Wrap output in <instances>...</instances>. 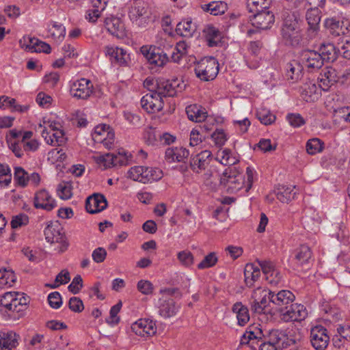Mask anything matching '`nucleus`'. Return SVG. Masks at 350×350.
I'll return each mask as SVG.
<instances>
[{"instance_id": "obj_53", "label": "nucleus", "mask_w": 350, "mask_h": 350, "mask_svg": "<svg viewBox=\"0 0 350 350\" xmlns=\"http://www.w3.org/2000/svg\"><path fill=\"white\" fill-rule=\"evenodd\" d=\"M83 287V279L80 275H76L71 284L68 286L69 291L73 294H77Z\"/></svg>"}, {"instance_id": "obj_54", "label": "nucleus", "mask_w": 350, "mask_h": 350, "mask_svg": "<svg viewBox=\"0 0 350 350\" xmlns=\"http://www.w3.org/2000/svg\"><path fill=\"white\" fill-rule=\"evenodd\" d=\"M18 299V295H16L13 297V301L12 302V309L10 311L13 312L17 313V316H13L12 318L14 319H19L20 318L24 316V312L22 308L20 307L21 304Z\"/></svg>"}, {"instance_id": "obj_18", "label": "nucleus", "mask_w": 350, "mask_h": 350, "mask_svg": "<svg viewBox=\"0 0 350 350\" xmlns=\"http://www.w3.org/2000/svg\"><path fill=\"white\" fill-rule=\"evenodd\" d=\"M211 156V152L206 150L191 157L190 167L192 170L199 173L201 170H204L209 165Z\"/></svg>"}, {"instance_id": "obj_39", "label": "nucleus", "mask_w": 350, "mask_h": 350, "mask_svg": "<svg viewBox=\"0 0 350 350\" xmlns=\"http://www.w3.org/2000/svg\"><path fill=\"white\" fill-rule=\"evenodd\" d=\"M323 148V143L318 138L309 139L306 144V151L309 154H315Z\"/></svg>"}, {"instance_id": "obj_45", "label": "nucleus", "mask_w": 350, "mask_h": 350, "mask_svg": "<svg viewBox=\"0 0 350 350\" xmlns=\"http://www.w3.org/2000/svg\"><path fill=\"white\" fill-rule=\"evenodd\" d=\"M256 116L260 122L265 125L271 124L275 120V116L265 109L258 111Z\"/></svg>"}, {"instance_id": "obj_60", "label": "nucleus", "mask_w": 350, "mask_h": 350, "mask_svg": "<svg viewBox=\"0 0 350 350\" xmlns=\"http://www.w3.org/2000/svg\"><path fill=\"white\" fill-rule=\"evenodd\" d=\"M143 166H135L131 167L128 172V177L134 181L139 182V179L143 174Z\"/></svg>"}, {"instance_id": "obj_52", "label": "nucleus", "mask_w": 350, "mask_h": 350, "mask_svg": "<svg viewBox=\"0 0 350 350\" xmlns=\"http://www.w3.org/2000/svg\"><path fill=\"white\" fill-rule=\"evenodd\" d=\"M68 307L75 312H81L84 309L82 300L77 297H72L69 299Z\"/></svg>"}, {"instance_id": "obj_12", "label": "nucleus", "mask_w": 350, "mask_h": 350, "mask_svg": "<svg viewBox=\"0 0 350 350\" xmlns=\"http://www.w3.org/2000/svg\"><path fill=\"white\" fill-rule=\"evenodd\" d=\"M163 98L156 92L148 93L141 99L142 108L148 113H155L160 111L163 107Z\"/></svg>"}, {"instance_id": "obj_38", "label": "nucleus", "mask_w": 350, "mask_h": 350, "mask_svg": "<svg viewBox=\"0 0 350 350\" xmlns=\"http://www.w3.org/2000/svg\"><path fill=\"white\" fill-rule=\"evenodd\" d=\"M16 280L14 272L5 268L0 269V283L12 286Z\"/></svg>"}, {"instance_id": "obj_44", "label": "nucleus", "mask_w": 350, "mask_h": 350, "mask_svg": "<svg viewBox=\"0 0 350 350\" xmlns=\"http://www.w3.org/2000/svg\"><path fill=\"white\" fill-rule=\"evenodd\" d=\"M16 295H20L18 292H7L2 297H0V307H4L8 310H11L13 297Z\"/></svg>"}, {"instance_id": "obj_20", "label": "nucleus", "mask_w": 350, "mask_h": 350, "mask_svg": "<svg viewBox=\"0 0 350 350\" xmlns=\"http://www.w3.org/2000/svg\"><path fill=\"white\" fill-rule=\"evenodd\" d=\"M319 54L324 62H333L336 60L339 50L332 43H322L319 48Z\"/></svg>"}, {"instance_id": "obj_3", "label": "nucleus", "mask_w": 350, "mask_h": 350, "mask_svg": "<svg viewBox=\"0 0 350 350\" xmlns=\"http://www.w3.org/2000/svg\"><path fill=\"white\" fill-rule=\"evenodd\" d=\"M244 176L239 172L235 167H228L220 178V184L228 187V193H234L240 190L244 185Z\"/></svg>"}, {"instance_id": "obj_17", "label": "nucleus", "mask_w": 350, "mask_h": 350, "mask_svg": "<svg viewBox=\"0 0 350 350\" xmlns=\"http://www.w3.org/2000/svg\"><path fill=\"white\" fill-rule=\"evenodd\" d=\"M142 53L149 64L154 66L161 67L168 61L166 54L159 48L150 47L146 53L142 50Z\"/></svg>"}, {"instance_id": "obj_55", "label": "nucleus", "mask_w": 350, "mask_h": 350, "mask_svg": "<svg viewBox=\"0 0 350 350\" xmlns=\"http://www.w3.org/2000/svg\"><path fill=\"white\" fill-rule=\"evenodd\" d=\"M29 218L26 215L19 214L12 217L11 221V226L12 228H17L27 224Z\"/></svg>"}, {"instance_id": "obj_49", "label": "nucleus", "mask_w": 350, "mask_h": 350, "mask_svg": "<svg viewBox=\"0 0 350 350\" xmlns=\"http://www.w3.org/2000/svg\"><path fill=\"white\" fill-rule=\"evenodd\" d=\"M96 161L100 165H103L105 168L114 166V154L107 153L100 155L96 158Z\"/></svg>"}, {"instance_id": "obj_14", "label": "nucleus", "mask_w": 350, "mask_h": 350, "mask_svg": "<svg viewBox=\"0 0 350 350\" xmlns=\"http://www.w3.org/2000/svg\"><path fill=\"white\" fill-rule=\"evenodd\" d=\"M295 299V296L289 291L282 290L277 294L272 292V295L269 297V302H272L275 305L277 310L280 312V309L288 306Z\"/></svg>"}, {"instance_id": "obj_33", "label": "nucleus", "mask_w": 350, "mask_h": 350, "mask_svg": "<svg viewBox=\"0 0 350 350\" xmlns=\"http://www.w3.org/2000/svg\"><path fill=\"white\" fill-rule=\"evenodd\" d=\"M202 8L204 11L217 16L225 12L227 9V5L222 1H213L209 3L202 5Z\"/></svg>"}, {"instance_id": "obj_10", "label": "nucleus", "mask_w": 350, "mask_h": 350, "mask_svg": "<svg viewBox=\"0 0 350 350\" xmlns=\"http://www.w3.org/2000/svg\"><path fill=\"white\" fill-rule=\"evenodd\" d=\"M329 341L327 330L322 325L312 328L310 331V342L316 350H324Z\"/></svg>"}, {"instance_id": "obj_41", "label": "nucleus", "mask_w": 350, "mask_h": 350, "mask_svg": "<svg viewBox=\"0 0 350 350\" xmlns=\"http://www.w3.org/2000/svg\"><path fill=\"white\" fill-rule=\"evenodd\" d=\"M258 295L262 297L259 302L263 306V308L267 310V308L269 306V304H272V302H269V297L272 295V291L269 290H262L258 288L254 293V298L257 297Z\"/></svg>"}, {"instance_id": "obj_9", "label": "nucleus", "mask_w": 350, "mask_h": 350, "mask_svg": "<svg viewBox=\"0 0 350 350\" xmlns=\"http://www.w3.org/2000/svg\"><path fill=\"white\" fill-rule=\"evenodd\" d=\"M299 57L302 64L310 71L317 70L324 64L321 54L314 50H304Z\"/></svg>"}, {"instance_id": "obj_21", "label": "nucleus", "mask_w": 350, "mask_h": 350, "mask_svg": "<svg viewBox=\"0 0 350 350\" xmlns=\"http://www.w3.org/2000/svg\"><path fill=\"white\" fill-rule=\"evenodd\" d=\"M185 111L188 118L193 122H201L207 118L206 109L196 104L187 106Z\"/></svg>"}, {"instance_id": "obj_63", "label": "nucleus", "mask_w": 350, "mask_h": 350, "mask_svg": "<svg viewBox=\"0 0 350 350\" xmlns=\"http://www.w3.org/2000/svg\"><path fill=\"white\" fill-rule=\"evenodd\" d=\"M46 326L52 330L65 329L67 328V325L64 323L55 320L47 321Z\"/></svg>"}, {"instance_id": "obj_57", "label": "nucleus", "mask_w": 350, "mask_h": 350, "mask_svg": "<svg viewBox=\"0 0 350 350\" xmlns=\"http://www.w3.org/2000/svg\"><path fill=\"white\" fill-rule=\"evenodd\" d=\"M211 137L214 139L217 146H223L227 140L226 135L223 129H217L213 133Z\"/></svg>"}, {"instance_id": "obj_50", "label": "nucleus", "mask_w": 350, "mask_h": 350, "mask_svg": "<svg viewBox=\"0 0 350 350\" xmlns=\"http://www.w3.org/2000/svg\"><path fill=\"white\" fill-rule=\"evenodd\" d=\"M48 302L49 306L53 308L57 309L60 308L62 304L60 293L57 291L50 293L48 296Z\"/></svg>"}, {"instance_id": "obj_42", "label": "nucleus", "mask_w": 350, "mask_h": 350, "mask_svg": "<svg viewBox=\"0 0 350 350\" xmlns=\"http://www.w3.org/2000/svg\"><path fill=\"white\" fill-rule=\"evenodd\" d=\"M218 259L215 252H211L204 257L203 260L198 265V268L203 269L213 267L217 262Z\"/></svg>"}, {"instance_id": "obj_37", "label": "nucleus", "mask_w": 350, "mask_h": 350, "mask_svg": "<svg viewBox=\"0 0 350 350\" xmlns=\"http://www.w3.org/2000/svg\"><path fill=\"white\" fill-rule=\"evenodd\" d=\"M122 304L119 301L118 304L112 306L110 309L109 317L105 319V322L111 326L116 325L120 321V317L118 314L120 312Z\"/></svg>"}, {"instance_id": "obj_32", "label": "nucleus", "mask_w": 350, "mask_h": 350, "mask_svg": "<svg viewBox=\"0 0 350 350\" xmlns=\"http://www.w3.org/2000/svg\"><path fill=\"white\" fill-rule=\"evenodd\" d=\"M45 239L51 243H57L64 241L65 236L61 233L58 229H56L51 225H48L44 231Z\"/></svg>"}, {"instance_id": "obj_59", "label": "nucleus", "mask_w": 350, "mask_h": 350, "mask_svg": "<svg viewBox=\"0 0 350 350\" xmlns=\"http://www.w3.org/2000/svg\"><path fill=\"white\" fill-rule=\"evenodd\" d=\"M137 289L144 295H149L152 293L153 285L148 280H140L137 283Z\"/></svg>"}, {"instance_id": "obj_43", "label": "nucleus", "mask_w": 350, "mask_h": 350, "mask_svg": "<svg viewBox=\"0 0 350 350\" xmlns=\"http://www.w3.org/2000/svg\"><path fill=\"white\" fill-rule=\"evenodd\" d=\"M14 179L20 186L24 187L28 182L27 173L21 167H15Z\"/></svg>"}, {"instance_id": "obj_64", "label": "nucleus", "mask_w": 350, "mask_h": 350, "mask_svg": "<svg viewBox=\"0 0 350 350\" xmlns=\"http://www.w3.org/2000/svg\"><path fill=\"white\" fill-rule=\"evenodd\" d=\"M51 136L53 139L54 142H55L58 146H62L66 142L64 133L61 129H57Z\"/></svg>"}, {"instance_id": "obj_5", "label": "nucleus", "mask_w": 350, "mask_h": 350, "mask_svg": "<svg viewBox=\"0 0 350 350\" xmlns=\"http://www.w3.org/2000/svg\"><path fill=\"white\" fill-rule=\"evenodd\" d=\"M280 314L285 321H301L307 317L308 312L304 306L291 304L280 309Z\"/></svg>"}, {"instance_id": "obj_27", "label": "nucleus", "mask_w": 350, "mask_h": 350, "mask_svg": "<svg viewBox=\"0 0 350 350\" xmlns=\"http://www.w3.org/2000/svg\"><path fill=\"white\" fill-rule=\"evenodd\" d=\"M204 32L208 46H216L221 42L220 32L215 27L207 26L204 29Z\"/></svg>"}, {"instance_id": "obj_48", "label": "nucleus", "mask_w": 350, "mask_h": 350, "mask_svg": "<svg viewBox=\"0 0 350 350\" xmlns=\"http://www.w3.org/2000/svg\"><path fill=\"white\" fill-rule=\"evenodd\" d=\"M259 267H260L263 273L266 275L267 280H269V277L271 273L274 271L275 266L273 262L270 260H256Z\"/></svg>"}, {"instance_id": "obj_6", "label": "nucleus", "mask_w": 350, "mask_h": 350, "mask_svg": "<svg viewBox=\"0 0 350 350\" xmlns=\"http://www.w3.org/2000/svg\"><path fill=\"white\" fill-rule=\"evenodd\" d=\"M250 21L254 27L261 29H269L275 22L274 14L269 9L263 10L254 13L250 16Z\"/></svg>"}, {"instance_id": "obj_35", "label": "nucleus", "mask_w": 350, "mask_h": 350, "mask_svg": "<svg viewBox=\"0 0 350 350\" xmlns=\"http://www.w3.org/2000/svg\"><path fill=\"white\" fill-rule=\"evenodd\" d=\"M172 87V84H170V80L161 79L159 84L157 83V92L162 98L166 96L173 97L176 95V92L171 90Z\"/></svg>"}, {"instance_id": "obj_34", "label": "nucleus", "mask_w": 350, "mask_h": 350, "mask_svg": "<svg viewBox=\"0 0 350 350\" xmlns=\"http://www.w3.org/2000/svg\"><path fill=\"white\" fill-rule=\"evenodd\" d=\"M293 189L291 187L282 185L275 191L277 199L282 203H288L294 199L295 193H293Z\"/></svg>"}, {"instance_id": "obj_62", "label": "nucleus", "mask_w": 350, "mask_h": 350, "mask_svg": "<svg viewBox=\"0 0 350 350\" xmlns=\"http://www.w3.org/2000/svg\"><path fill=\"white\" fill-rule=\"evenodd\" d=\"M161 79H150L147 78L144 81V86L148 89L150 93L156 92L157 90V83L160 81Z\"/></svg>"}, {"instance_id": "obj_25", "label": "nucleus", "mask_w": 350, "mask_h": 350, "mask_svg": "<svg viewBox=\"0 0 350 350\" xmlns=\"http://www.w3.org/2000/svg\"><path fill=\"white\" fill-rule=\"evenodd\" d=\"M321 11L315 8H310L306 14V18L309 26V30L317 32L319 29V23L321 21Z\"/></svg>"}, {"instance_id": "obj_31", "label": "nucleus", "mask_w": 350, "mask_h": 350, "mask_svg": "<svg viewBox=\"0 0 350 350\" xmlns=\"http://www.w3.org/2000/svg\"><path fill=\"white\" fill-rule=\"evenodd\" d=\"M303 66L297 60H292L286 65L288 79L298 80L301 76Z\"/></svg>"}, {"instance_id": "obj_13", "label": "nucleus", "mask_w": 350, "mask_h": 350, "mask_svg": "<svg viewBox=\"0 0 350 350\" xmlns=\"http://www.w3.org/2000/svg\"><path fill=\"white\" fill-rule=\"evenodd\" d=\"M107 206V201L103 194L95 193L89 196L85 201V209L94 214L105 210Z\"/></svg>"}, {"instance_id": "obj_29", "label": "nucleus", "mask_w": 350, "mask_h": 350, "mask_svg": "<svg viewBox=\"0 0 350 350\" xmlns=\"http://www.w3.org/2000/svg\"><path fill=\"white\" fill-rule=\"evenodd\" d=\"M175 31L180 36L189 38L195 32L196 27L192 25L191 20H183L177 24Z\"/></svg>"}, {"instance_id": "obj_40", "label": "nucleus", "mask_w": 350, "mask_h": 350, "mask_svg": "<svg viewBox=\"0 0 350 350\" xmlns=\"http://www.w3.org/2000/svg\"><path fill=\"white\" fill-rule=\"evenodd\" d=\"M72 185L70 182H63L58 185L57 193L63 200H68L72 197Z\"/></svg>"}, {"instance_id": "obj_36", "label": "nucleus", "mask_w": 350, "mask_h": 350, "mask_svg": "<svg viewBox=\"0 0 350 350\" xmlns=\"http://www.w3.org/2000/svg\"><path fill=\"white\" fill-rule=\"evenodd\" d=\"M271 0H247V8L250 12L255 13L269 9Z\"/></svg>"}, {"instance_id": "obj_61", "label": "nucleus", "mask_w": 350, "mask_h": 350, "mask_svg": "<svg viewBox=\"0 0 350 350\" xmlns=\"http://www.w3.org/2000/svg\"><path fill=\"white\" fill-rule=\"evenodd\" d=\"M70 280V273L66 269H64L60 273H59L55 279V282L56 283H59V284H67Z\"/></svg>"}, {"instance_id": "obj_56", "label": "nucleus", "mask_w": 350, "mask_h": 350, "mask_svg": "<svg viewBox=\"0 0 350 350\" xmlns=\"http://www.w3.org/2000/svg\"><path fill=\"white\" fill-rule=\"evenodd\" d=\"M107 254L106 250L102 247H99L93 251L92 257L95 262L100 263L104 262L107 257Z\"/></svg>"}, {"instance_id": "obj_7", "label": "nucleus", "mask_w": 350, "mask_h": 350, "mask_svg": "<svg viewBox=\"0 0 350 350\" xmlns=\"http://www.w3.org/2000/svg\"><path fill=\"white\" fill-rule=\"evenodd\" d=\"M345 77V73L340 75L332 67H326L322 70L319 77H318L320 83L319 86L322 88L323 90L327 91L332 85H334L336 83H343L344 81H340V79Z\"/></svg>"}, {"instance_id": "obj_47", "label": "nucleus", "mask_w": 350, "mask_h": 350, "mask_svg": "<svg viewBox=\"0 0 350 350\" xmlns=\"http://www.w3.org/2000/svg\"><path fill=\"white\" fill-rule=\"evenodd\" d=\"M110 129V126L106 124H101L96 126L94 129V133L92 135V139L95 142H100L103 140V137L106 134L107 130Z\"/></svg>"}, {"instance_id": "obj_16", "label": "nucleus", "mask_w": 350, "mask_h": 350, "mask_svg": "<svg viewBox=\"0 0 350 350\" xmlns=\"http://www.w3.org/2000/svg\"><path fill=\"white\" fill-rule=\"evenodd\" d=\"M131 329L137 334L144 336H153L157 332L155 323L150 319H139L132 326Z\"/></svg>"}, {"instance_id": "obj_8", "label": "nucleus", "mask_w": 350, "mask_h": 350, "mask_svg": "<svg viewBox=\"0 0 350 350\" xmlns=\"http://www.w3.org/2000/svg\"><path fill=\"white\" fill-rule=\"evenodd\" d=\"M93 92V85L90 80L82 78L72 83L70 88L72 96L77 99H88Z\"/></svg>"}, {"instance_id": "obj_51", "label": "nucleus", "mask_w": 350, "mask_h": 350, "mask_svg": "<svg viewBox=\"0 0 350 350\" xmlns=\"http://www.w3.org/2000/svg\"><path fill=\"white\" fill-rule=\"evenodd\" d=\"M285 337L286 336L282 332L278 329H273L269 332L267 342H270L275 346Z\"/></svg>"}, {"instance_id": "obj_28", "label": "nucleus", "mask_w": 350, "mask_h": 350, "mask_svg": "<svg viewBox=\"0 0 350 350\" xmlns=\"http://www.w3.org/2000/svg\"><path fill=\"white\" fill-rule=\"evenodd\" d=\"M232 311L237 314L238 324L244 326L250 320L249 311L241 302H237L233 305Z\"/></svg>"}, {"instance_id": "obj_23", "label": "nucleus", "mask_w": 350, "mask_h": 350, "mask_svg": "<svg viewBox=\"0 0 350 350\" xmlns=\"http://www.w3.org/2000/svg\"><path fill=\"white\" fill-rule=\"evenodd\" d=\"M106 25L109 32L117 38L124 36V27L122 22L118 18L107 19Z\"/></svg>"}, {"instance_id": "obj_19", "label": "nucleus", "mask_w": 350, "mask_h": 350, "mask_svg": "<svg viewBox=\"0 0 350 350\" xmlns=\"http://www.w3.org/2000/svg\"><path fill=\"white\" fill-rule=\"evenodd\" d=\"M19 335L13 331L0 332V350H12L18 345Z\"/></svg>"}, {"instance_id": "obj_11", "label": "nucleus", "mask_w": 350, "mask_h": 350, "mask_svg": "<svg viewBox=\"0 0 350 350\" xmlns=\"http://www.w3.org/2000/svg\"><path fill=\"white\" fill-rule=\"evenodd\" d=\"M295 266L297 269H308L312 265V252L310 247L306 245H301L295 250Z\"/></svg>"}, {"instance_id": "obj_4", "label": "nucleus", "mask_w": 350, "mask_h": 350, "mask_svg": "<svg viewBox=\"0 0 350 350\" xmlns=\"http://www.w3.org/2000/svg\"><path fill=\"white\" fill-rule=\"evenodd\" d=\"M324 27L329 35L338 37L350 32V21L339 20L336 18H328L324 21Z\"/></svg>"}, {"instance_id": "obj_22", "label": "nucleus", "mask_w": 350, "mask_h": 350, "mask_svg": "<svg viewBox=\"0 0 350 350\" xmlns=\"http://www.w3.org/2000/svg\"><path fill=\"white\" fill-rule=\"evenodd\" d=\"M189 154V151L183 147L168 148L165 150V159L170 162L183 161Z\"/></svg>"}, {"instance_id": "obj_26", "label": "nucleus", "mask_w": 350, "mask_h": 350, "mask_svg": "<svg viewBox=\"0 0 350 350\" xmlns=\"http://www.w3.org/2000/svg\"><path fill=\"white\" fill-rule=\"evenodd\" d=\"M178 310V306L173 299L169 298L165 299L161 304L159 307V314L164 318H170L174 316Z\"/></svg>"}, {"instance_id": "obj_1", "label": "nucleus", "mask_w": 350, "mask_h": 350, "mask_svg": "<svg viewBox=\"0 0 350 350\" xmlns=\"http://www.w3.org/2000/svg\"><path fill=\"white\" fill-rule=\"evenodd\" d=\"M282 20L281 35L286 44L293 46L300 45L302 35L300 29L301 20L298 12L286 8L282 12Z\"/></svg>"}, {"instance_id": "obj_30", "label": "nucleus", "mask_w": 350, "mask_h": 350, "mask_svg": "<svg viewBox=\"0 0 350 350\" xmlns=\"http://www.w3.org/2000/svg\"><path fill=\"white\" fill-rule=\"evenodd\" d=\"M147 13V4L141 0L136 1L129 12V17L131 20L137 21L140 17Z\"/></svg>"}, {"instance_id": "obj_46", "label": "nucleus", "mask_w": 350, "mask_h": 350, "mask_svg": "<svg viewBox=\"0 0 350 350\" xmlns=\"http://www.w3.org/2000/svg\"><path fill=\"white\" fill-rule=\"evenodd\" d=\"M177 258L182 265L189 267L193 263V256L189 251H182L178 253Z\"/></svg>"}, {"instance_id": "obj_15", "label": "nucleus", "mask_w": 350, "mask_h": 350, "mask_svg": "<svg viewBox=\"0 0 350 350\" xmlns=\"http://www.w3.org/2000/svg\"><path fill=\"white\" fill-rule=\"evenodd\" d=\"M33 205L36 208L50 211L56 206V202L45 189H41L35 194Z\"/></svg>"}, {"instance_id": "obj_58", "label": "nucleus", "mask_w": 350, "mask_h": 350, "mask_svg": "<svg viewBox=\"0 0 350 350\" xmlns=\"http://www.w3.org/2000/svg\"><path fill=\"white\" fill-rule=\"evenodd\" d=\"M287 120L293 127H299L305 124V120L299 113H291L287 116Z\"/></svg>"}, {"instance_id": "obj_24", "label": "nucleus", "mask_w": 350, "mask_h": 350, "mask_svg": "<svg viewBox=\"0 0 350 350\" xmlns=\"http://www.w3.org/2000/svg\"><path fill=\"white\" fill-rule=\"evenodd\" d=\"M105 51L106 54L110 56L112 62L120 65L124 64L126 62V57L128 55L126 51L123 49L117 46H106Z\"/></svg>"}, {"instance_id": "obj_2", "label": "nucleus", "mask_w": 350, "mask_h": 350, "mask_svg": "<svg viewBox=\"0 0 350 350\" xmlns=\"http://www.w3.org/2000/svg\"><path fill=\"white\" fill-rule=\"evenodd\" d=\"M219 72V64L215 58L206 57L202 59L195 68L196 76L202 81L213 80Z\"/></svg>"}]
</instances>
